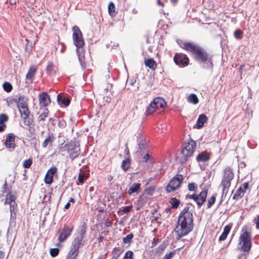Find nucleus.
<instances>
[{"label": "nucleus", "instance_id": "13d9d810", "mask_svg": "<svg viewBox=\"0 0 259 259\" xmlns=\"http://www.w3.org/2000/svg\"><path fill=\"white\" fill-rule=\"evenodd\" d=\"M175 254V251H170L169 253L165 254L162 259H170Z\"/></svg>", "mask_w": 259, "mask_h": 259}, {"label": "nucleus", "instance_id": "4468645a", "mask_svg": "<svg viewBox=\"0 0 259 259\" xmlns=\"http://www.w3.org/2000/svg\"><path fill=\"white\" fill-rule=\"evenodd\" d=\"M57 168L55 167H52L47 171L45 177V182L47 184H51L53 181L54 175L57 172Z\"/></svg>", "mask_w": 259, "mask_h": 259}, {"label": "nucleus", "instance_id": "5701e85b", "mask_svg": "<svg viewBox=\"0 0 259 259\" xmlns=\"http://www.w3.org/2000/svg\"><path fill=\"white\" fill-rule=\"evenodd\" d=\"M16 199V195L15 193L9 191L8 193L6 195V200L5 204H11L16 203L15 200Z\"/></svg>", "mask_w": 259, "mask_h": 259}, {"label": "nucleus", "instance_id": "1a4fd4ad", "mask_svg": "<svg viewBox=\"0 0 259 259\" xmlns=\"http://www.w3.org/2000/svg\"><path fill=\"white\" fill-rule=\"evenodd\" d=\"M73 227L70 228L65 225L62 230L58 231V240L61 242L65 241L70 236Z\"/></svg>", "mask_w": 259, "mask_h": 259}, {"label": "nucleus", "instance_id": "c03bdc74", "mask_svg": "<svg viewBox=\"0 0 259 259\" xmlns=\"http://www.w3.org/2000/svg\"><path fill=\"white\" fill-rule=\"evenodd\" d=\"M49 114V110L46 108L44 109V111L39 116L38 119L39 120H45L46 118L48 116Z\"/></svg>", "mask_w": 259, "mask_h": 259}, {"label": "nucleus", "instance_id": "aec40b11", "mask_svg": "<svg viewBox=\"0 0 259 259\" xmlns=\"http://www.w3.org/2000/svg\"><path fill=\"white\" fill-rule=\"evenodd\" d=\"M177 42L182 49H185V50L190 52V53L195 45V44L193 43L186 42L181 40H178Z\"/></svg>", "mask_w": 259, "mask_h": 259}, {"label": "nucleus", "instance_id": "dca6fc26", "mask_svg": "<svg viewBox=\"0 0 259 259\" xmlns=\"http://www.w3.org/2000/svg\"><path fill=\"white\" fill-rule=\"evenodd\" d=\"M248 187V183H244L236 191V193L233 196V199H238L243 197L245 191Z\"/></svg>", "mask_w": 259, "mask_h": 259}, {"label": "nucleus", "instance_id": "3c124183", "mask_svg": "<svg viewBox=\"0 0 259 259\" xmlns=\"http://www.w3.org/2000/svg\"><path fill=\"white\" fill-rule=\"evenodd\" d=\"M133 251L128 250L125 252L123 259H133Z\"/></svg>", "mask_w": 259, "mask_h": 259}, {"label": "nucleus", "instance_id": "f8f14e48", "mask_svg": "<svg viewBox=\"0 0 259 259\" xmlns=\"http://www.w3.org/2000/svg\"><path fill=\"white\" fill-rule=\"evenodd\" d=\"M15 136L13 134H8L6 136V139L4 142L5 146L8 148L14 149L16 146L15 144Z\"/></svg>", "mask_w": 259, "mask_h": 259}, {"label": "nucleus", "instance_id": "cd10ccee", "mask_svg": "<svg viewBox=\"0 0 259 259\" xmlns=\"http://www.w3.org/2000/svg\"><path fill=\"white\" fill-rule=\"evenodd\" d=\"M57 102L59 104H63L65 106H68L70 102L68 98H64L60 94L57 96Z\"/></svg>", "mask_w": 259, "mask_h": 259}, {"label": "nucleus", "instance_id": "5fc2aeb1", "mask_svg": "<svg viewBox=\"0 0 259 259\" xmlns=\"http://www.w3.org/2000/svg\"><path fill=\"white\" fill-rule=\"evenodd\" d=\"M24 120V123L25 125L30 127V124L32 122V120L29 118V117H27L26 118H22Z\"/></svg>", "mask_w": 259, "mask_h": 259}, {"label": "nucleus", "instance_id": "ea45409f", "mask_svg": "<svg viewBox=\"0 0 259 259\" xmlns=\"http://www.w3.org/2000/svg\"><path fill=\"white\" fill-rule=\"evenodd\" d=\"M122 251L123 250L120 248H114L112 251V257L117 259L121 255Z\"/></svg>", "mask_w": 259, "mask_h": 259}, {"label": "nucleus", "instance_id": "bb28decb", "mask_svg": "<svg viewBox=\"0 0 259 259\" xmlns=\"http://www.w3.org/2000/svg\"><path fill=\"white\" fill-rule=\"evenodd\" d=\"M145 65L152 70H155L157 67V64L153 59L149 58L145 60Z\"/></svg>", "mask_w": 259, "mask_h": 259}, {"label": "nucleus", "instance_id": "2f4dec72", "mask_svg": "<svg viewBox=\"0 0 259 259\" xmlns=\"http://www.w3.org/2000/svg\"><path fill=\"white\" fill-rule=\"evenodd\" d=\"M147 201V197L145 198L143 195H141L138 200V207L137 209L139 210L141 207L144 206Z\"/></svg>", "mask_w": 259, "mask_h": 259}, {"label": "nucleus", "instance_id": "f704fd0d", "mask_svg": "<svg viewBox=\"0 0 259 259\" xmlns=\"http://www.w3.org/2000/svg\"><path fill=\"white\" fill-rule=\"evenodd\" d=\"M188 101L193 104H197L199 102V100L195 94H191L188 97Z\"/></svg>", "mask_w": 259, "mask_h": 259}, {"label": "nucleus", "instance_id": "ddd939ff", "mask_svg": "<svg viewBox=\"0 0 259 259\" xmlns=\"http://www.w3.org/2000/svg\"><path fill=\"white\" fill-rule=\"evenodd\" d=\"M234 178V173L232 170L229 166L225 168L224 172V176L222 180V183L231 184V180Z\"/></svg>", "mask_w": 259, "mask_h": 259}, {"label": "nucleus", "instance_id": "423d86ee", "mask_svg": "<svg viewBox=\"0 0 259 259\" xmlns=\"http://www.w3.org/2000/svg\"><path fill=\"white\" fill-rule=\"evenodd\" d=\"M183 180L182 175H177L169 182L166 187V191L168 193L172 192L177 190L180 186Z\"/></svg>", "mask_w": 259, "mask_h": 259}, {"label": "nucleus", "instance_id": "39448f33", "mask_svg": "<svg viewBox=\"0 0 259 259\" xmlns=\"http://www.w3.org/2000/svg\"><path fill=\"white\" fill-rule=\"evenodd\" d=\"M67 146L69 158L73 161L80 153L79 142L76 140H71L67 143Z\"/></svg>", "mask_w": 259, "mask_h": 259}, {"label": "nucleus", "instance_id": "37998d69", "mask_svg": "<svg viewBox=\"0 0 259 259\" xmlns=\"http://www.w3.org/2000/svg\"><path fill=\"white\" fill-rule=\"evenodd\" d=\"M3 89L4 91L9 93L12 91L13 87L10 82H5L3 84Z\"/></svg>", "mask_w": 259, "mask_h": 259}, {"label": "nucleus", "instance_id": "4c0bfd02", "mask_svg": "<svg viewBox=\"0 0 259 259\" xmlns=\"http://www.w3.org/2000/svg\"><path fill=\"white\" fill-rule=\"evenodd\" d=\"M169 202L172 208H177L180 204V201L175 197L171 198Z\"/></svg>", "mask_w": 259, "mask_h": 259}, {"label": "nucleus", "instance_id": "4be33fe9", "mask_svg": "<svg viewBox=\"0 0 259 259\" xmlns=\"http://www.w3.org/2000/svg\"><path fill=\"white\" fill-rule=\"evenodd\" d=\"M55 138L53 133H49L47 138L42 144L43 148H46L49 144L52 145L55 141Z\"/></svg>", "mask_w": 259, "mask_h": 259}, {"label": "nucleus", "instance_id": "8fccbe9b", "mask_svg": "<svg viewBox=\"0 0 259 259\" xmlns=\"http://www.w3.org/2000/svg\"><path fill=\"white\" fill-rule=\"evenodd\" d=\"M59 252V249L58 248H51L50 250V253L52 257L56 256Z\"/></svg>", "mask_w": 259, "mask_h": 259}, {"label": "nucleus", "instance_id": "a878e982", "mask_svg": "<svg viewBox=\"0 0 259 259\" xmlns=\"http://www.w3.org/2000/svg\"><path fill=\"white\" fill-rule=\"evenodd\" d=\"M141 184L138 183H134L129 188L127 193L132 195L134 193H138L141 188Z\"/></svg>", "mask_w": 259, "mask_h": 259}, {"label": "nucleus", "instance_id": "0eeeda50", "mask_svg": "<svg viewBox=\"0 0 259 259\" xmlns=\"http://www.w3.org/2000/svg\"><path fill=\"white\" fill-rule=\"evenodd\" d=\"M239 240L240 243H242L241 249L244 252L249 251L251 248V236L250 233L245 231L240 235Z\"/></svg>", "mask_w": 259, "mask_h": 259}, {"label": "nucleus", "instance_id": "9b49d317", "mask_svg": "<svg viewBox=\"0 0 259 259\" xmlns=\"http://www.w3.org/2000/svg\"><path fill=\"white\" fill-rule=\"evenodd\" d=\"M174 61L176 65L180 67L187 66L189 64V59L187 56L180 55L178 53L176 54Z\"/></svg>", "mask_w": 259, "mask_h": 259}, {"label": "nucleus", "instance_id": "680f3d73", "mask_svg": "<svg viewBox=\"0 0 259 259\" xmlns=\"http://www.w3.org/2000/svg\"><path fill=\"white\" fill-rule=\"evenodd\" d=\"M84 176L83 174H79L78 177V180L82 184L84 182Z\"/></svg>", "mask_w": 259, "mask_h": 259}, {"label": "nucleus", "instance_id": "a211bd4d", "mask_svg": "<svg viewBox=\"0 0 259 259\" xmlns=\"http://www.w3.org/2000/svg\"><path fill=\"white\" fill-rule=\"evenodd\" d=\"M198 162L200 163L201 162H204L208 161L209 159V156L207 153L205 152H202L199 154L196 158ZM199 165L200 168L202 170H204L205 168V165L204 164L199 163Z\"/></svg>", "mask_w": 259, "mask_h": 259}, {"label": "nucleus", "instance_id": "2eb2a0df", "mask_svg": "<svg viewBox=\"0 0 259 259\" xmlns=\"http://www.w3.org/2000/svg\"><path fill=\"white\" fill-rule=\"evenodd\" d=\"M207 194V190H205L201 191L198 195H196V199H194V201L196 202L199 208L206 201Z\"/></svg>", "mask_w": 259, "mask_h": 259}, {"label": "nucleus", "instance_id": "774afa93", "mask_svg": "<svg viewBox=\"0 0 259 259\" xmlns=\"http://www.w3.org/2000/svg\"><path fill=\"white\" fill-rule=\"evenodd\" d=\"M166 247V245L164 244H161L158 247V251L161 250L162 251L164 250V249Z\"/></svg>", "mask_w": 259, "mask_h": 259}, {"label": "nucleus", "instance_id": "c85d7f7f", "mask_svg": "<svg viewBox=\"0 0 259 259\" xmlns=\"http://www.w3.org/2000/svg\"><path fill=\"white\" fill-rule=\"evenodd\" d=\"M18 108L22 118H26L27 117H29L30 112L29 111L28 106L23 107H19Z\"/></svg>", "mask_w": 259, "mask_h": 259}, {"label": "nucleus", "instance_id": "6e6552de", "mask_svg": "<svg viewBox=\"0 0 259 259\" xmlns=\"http://www.w3.org/2000/svg\"><path fill=\"white\" fill-rule=\"evenodd\" d=\"M85 241L78 237H75L71 245V248L68 253L78 255L79 249L82 247L84 244Z\"/></svg>", "mask_w": 259, "mask_h": 259}, {"label": "nucleus", "instance_id": "69168bd1", "mask_svg": "<svg viewBox=\"0 0 259 259\" xmlns=\"http://www.w3.org/2000/svg\"><path fill=\"white\" fill-rule=\"evenodd\" d=\"M247 255V254L244 253H241L238 255L237 259H246Z\"/></svg>", "mask_w": 259, "mask_h": 259}, {"label": "nucleus", "instance_id": "58836bf2", "mask_svg": "<svg viewBox=\"0 0 259 259\" xmlns=\"http://www.w3.org/2000/svg\"><path fill=\"white\" fill-rule=\"evenodd\" d=\"M134 234L133 233H131L128 234L126 237H123V242L124 244H131L133 241V239L134 238Z\"/></svg>", "mask_w": 259, "mask_h": 259}, {"label": "nucleus", "instance_id": "72a5a7b5", "mask_svg": "<svg viewBox=\"0 0 259 259\" xmlns=\"http://www.w3.org/2000/svg\"><path fill=\"white\" fill-rule=\"evenodd\" d=\"M156 109H157L155 106L154 104H153V102L152 101L147 107L145 114L147 116L150 115L154 113Z\"/></svg>", "mask_w": 259, "mask_h": 259}, {"label": "nucleus", "instance_id": "a18cd8bd", "mask_svg": "<svg viewBox=\"0 0 259 259\" xmlns=\"http://www.w3.org/2000/svg\"><path fill=\"white\" fill-rule=\"evenodd\" d=\"M46 71L48 74H51L54 72V67L52 62H49L46 68Z\"/></svg>", "mask_w": 259, "mask_h": 259}, {"label": "nucleus", "instance_id": "864d4df0", "mask_svg": "<svg viewBox=\"0 0 259 259\" xmlns=\"http://www.w3.org/2000/svg\"><path fill=\"white\" fill-rule=\"evenodd\" d=\"M152 159L151 155L149 153H146L142 157V161L144 162H147L148 160L151 161Z\"/></svg>", "mask_w": 259, "mask_h": 259}, {"label": "nucleus", "instance_id": "0e129e2a", "mask_svg": "<svg viewBox=\"0 0 259 259\" xmlns=\"http://www.w3.org/2000/svg\"><path fill=\"white\" fill-rule=\"evenodd\" d=\"M77 255H74L73 254H71L68 253L66 259H76V257Z\"/></svg>", "mask_w": 259, "mask_h": 259}, {"label": "nucleus", "instance_id": "49530a36", "mask_svg": "<svg viewBox=\"0 0 259 259\" xmlns=\"http://www.w3.org/2000/svg\"><path fill=\"white\" fill-rule=\"evenodd\" d=\"M10 204V211L11 213H16L17 205L16 203H13Z\"/></svg>", "mask_w": 259, "mask_h": 259}, {"label": "nucleus", "instance_id": "393cba45", "mask_svg": "<svg viewBox=\"0 0 259 259\" xmlns=\"http://www.w3.org/2000/svg\"><path fill=\"white\" fill-rule=\"evenodd\" d=\"M16 213H11L10 214V219L9 222V226L7 231V236L8 237L9 233L10 230L15 227L16 226Z\"/></svg>", "mask_w": 259, "mask_h": 259}, {"label": "nucleus", "instance_id": "b1692460", "mask_svg": "<svg viewBox=\"0 0 259 259\" xmlns=\"http://www.w3.org/2000/svg\"><path fill=\"white\" fill-rule=\"evenodd\" d=\"M207 117L204 114L199 115L197 120L196 126L198 128H200L203 126L204 122L207 120Z\"/></svg>", "mask_w": 259, "mask_h": 259}, {"label": "nucleus", "instance_id": "338daca9", "mask_svg": "<svg viewBox=\"0 0 259 259\" xmlns=\"http://www.w3.org/2000/svg\"><path fill=\"white\" fill-rule=\"evenodd\" d=\"M159 240L158 239L154 238L153 240L151 243V247H154L157 245V244L159 242Z\"/></svg>", "mask_w": 259, "mask_h": 259}, {"label": "nucleus", "instance_id": "a19ab883", "mask_svg": "<svg viewBox=\"0 0 259 259\" xmlns=\"http://www.w3.org/2000/svg\"><path fill=\"white\" fill-rule=\"evenodd\" d=\"M130 165V160L127 158L122 161L121 167L124 170V171H126Z\"/></svg>", "mask_w": 259, "mask_h": 259}, {"label": "nucleus", "instance_id": "9d476101", "mask_svg": "<svg viewBox=\"0 0 259 259\" xmlns=\"http://www.w3.org/2000/svg\"><path fill=\"white\" fill-rule=\"evenodd\" d=\"M137 142L138 149L137 151V153H138V155L140 154L142 156V152L146 150L147 148V142L142 134H139V136L138 137Z\"/></svg>", "mask_w": 259, "mask_h": 259}, {"label": "nucleus", "instance_id": "20e7f679", "mask_svg": "<svg viewBox=\"0 0 259 259\" xmlns=\"http://www.w3.org/2000/svg\"><path fill=\"white\" fill-rule=\"evenodd\" d=\"M196 147V143L191 140L188 143H185L183 145V148L182 150V157L180 159L182 163H184L187 161L189 157L192 156Z\"/></svg>", "mask_w": 259, "mask_h": 259}, {"label": "nucleus", "instance_id": "79ce46f5", "mask_svg": "<svg viewBox=\"0 0 259 259\" xmlns=\"http://www.w3.org/2000/svg\"><path fill=\"white\" fill-rule=\"evenodd\" d=\"M217 194H213L211 197L208 200L207 208H209L214 203L215 201Z\"/></svg>", "mask_w": 259, "mask_h": 259}, {"label": "nucleus", "instance_id": "f257e3e1", "mask_svg": "<svg viewBox=\"0 0 259 259\" xmlns=\"http://www.w3.org/2000/svg\"><path fill=\"white\" fill-rule=\"evenodd\" d=\"M192 204L189 203L181 212L179 216L176 232L179 238L188 235L193 228V217L192 209L190 206Z\"/></svg>", "mask_w": 259, "mask_h": 259}, {"label": "nucleus", "instance_id": "e2e57ef3", "mask_svg": "<svg viewBox=\"0 0 259 259\" xmlns=\"http://www.w3.org/2000/svg\"><path fill=\"white\" fill-rule=\"evenodd\" d=\"M146 191L149 195L152 196L154 191V189L153 188H150L149 189H147Z\"/></svg>", "mask_w": 259, "mask_h": 259}, {"label": "nucleus", "instance_id": "4d7b16f0", "mask_svg": "<svg viewBox=\"0 0 259 259\" xmlns=\"http://www.w3.org/2000/svg\"><path fill=\"white\" fill-rule=\"evenodd\" d=\"M188 187V190L190 191H195L196 189L197 188L196 185L194 183H191L189 184Z\"/></svg>", "mask_w": 259, "mask_h": 259}, {"label": "nucleus", "instance_id": "bf43d9fd", "mask_svg": "<svg viewBox=\"0 0 259 259\" xmlns=\"http://www.w3.org/2000/svg\"><path fill=\"white\" fill-rule=\"evenodd\" d=\"M59 151L61 152H65V151H67L68 152L67 143L64 146L63 145V144H62L61 146H60L59 148Z\"/></svg>", "mask_w": 259, "mask_h": 259}, {"label": "nucleus", "instance_id": "473e14b6", "mask_svg": "<svg viewBox=\"0 0 259 259\" xmlns=\"http://www.w3.org/2000/svg\"><path fill=\"white\" fill-rule=\"evenodd\" d=\"M36 69L35 66H31L28 70V71L26 75L27 79H31V78L35 75Z\"/></svg>", "mask_w": 259, "mask_h": 259}, {"label": "nucleus", "instance_id": "de8ad7c7", "mask_svg": "<svg viewBox=\"0 0 259 259\" xmlns=\"http://www.w3.org/2000/svg\"><path fill=\"white\" fill-rule=\"evenodd\" d=\"M32 163V160L31 159L29 158L23 161V166L24 168H28L30 167Z\"/></svg>", "mask_w": 259, "mask_h": 259}, {"label": "nucleus", "instance_id": "09e8293b", "mask_svg": "<svg viewBox=\"0 0 259 259\" xmlns=\"http://www.w3.org/2000/svg\"><path fill=\"white\" fill-rule=\"evenodd\" d=\"M243 32L239 29H237L234 31V35L236 39H240L242 38Z\"/></svg>", "mask_w": 259, "mask_h": 259}, {"label": "nucleus", "instance_id": "e433bc0d", "mask_svg": "<svg viewBox=\"0 0 259 259\" xmlns=\"http://www.w3.org/2000/svg\"><path fill=\"white\" fill-rule=\"evenodd\" d=\"M221 185L223 187L222 197L224 196L225 197L228 192V190L231 186V184H228L227 183H221Z\"/></svg>", "mask_w": 259, "mask_h": 259}, {"label": "nucleus", "instance_id": "052dcab7", "mask_svg": "<svg viewBox=\"0 0 259 259\" xmlns=\"http://www.w3.org/2000/svg\"><path fill=\"white\" fill-rule=\"evenodd\" d=\"M132 208V205L127 206L123 207L122 209V212L124 213H128L130 212Z\"/></svg>", "mask_w": 259, "mask_h": 259}, {"label": "nucleus", "instance_id": "7ed1b4c3", "mask_svg": "<svg viewBox=\"0 0 259 259\" xmlns=\"http://www.w3.org/2000/svg\"><path fill=\"white\" fill-rule=\"evenodd\" d=\"M72 38L74 45L76 47V53L80 66L82 69L86 68L84 55L82 54V47L84 45V40L82 33L79 27L76 25L72 28Z\"/></svg>", "mask_w": 259, "mask_h": 259}, {"label": "nucleus", "instance_id": "c9c22d12", "mask_svg": "<svg viewBox=\"0 0 259 259\" xmlns=\"http://www.w3.org/2000/svg\"><path fill=\"white\" fill-rule=\"evenodd\" d=\"M108 12L110 16H114L115 13V7L114 4L110 2L108 5Z\"/></svg>", "mask_w": 259, "mask_h": 259}, {"label": "nucleus", "instance_id": "f03ea898", "mask_svg": "<svg viewBox=\"0 0 259 259\" xmlns=\"http://www.w3.org/2000/svg\"><path fill=\"white\" fill-rule=\"evenodd\" d=\"M194 59L199 63L202 64V67L212 71L213 64L212 57L201 47L195 45L191 52Z\"/></svg>", "mask_w": 259, "mask_h": 259}, {"label": "nucleus", "instance_id": "7c9ffc66", "mask_svg": "<svg viewBox=\"0 0 259 259\" xmlns=\"http://www.w3.org/2000/svg\"><path fill=\"white\" fill-rule=\"evenodd\" d=\"M87 231V226L85 224H83L80 228V230L78 234L76 235L75 237H78L81 239H83L85 237Z\"/></svg>", "mask_w": 259, "mask_h": 259}, {"label": "nucleus", "instance_id": "6e6d98bb", "mask_svg": "<svg viewBox=\"0 0 259 259\" xmlns=\"http://www.w3.org/2000/svg\"><path fill=\"white\" fill-rule=\"evenodd\" d=\"M8 120V116L6 114H0V123H4Z\"/></svg>", "mask_w": 259, "mask_h": 259}, {"label": "nucleus", "instance_id": "603ef678", "mask_svg": "<svg viewBox=\"0 0 259 259\" xmlns=\"http://www.w3.org/2000/svg\"><path fill=\"white\" fill-rule=\"evenodd\" d=\"M58 125L59 127L61 128H64L66 126V121L63 119H58Z\"/></svg>", "mask_w": 259, "mask_h": 259}, {"label": "nucleus", "instance_id": "f3484780", "mask_svg": "<svg viewBox=\"0 0 259 259\" xmlns=\"http://www.w3.org/2000/svg\"><path fill=\"white\" fill-rule=\"evenodd\" d=\"M28 100V98L24 95L19 96L18 98L13 99V101L17 104L18 108L27 106Z\"/></svg>", "mask_w": 259, "mask_h": 259}, {"label": "nucleus", "instance_id": "412c9836", "mask_svg": "<svg viewBox=\"0 0 259 259\" xmlns=\"http://www.w3.org/2000/svg\"><path fill=\"white\" fill-rule=\"evenodd\" d=\"M153 102L156 109L163 108L166 106V102L165 100L161 97H157L155 98Z\"/></svg>", "mask_w": 259, "mask_h": 259}, {"label": "nucleus", "instance_id": "6ab92c4d", "mask_svg": "<svg viewBox=\"0 0 259 259\" xmlns=\"http://www.w3.org/2000/svg\"><path fill=\"white\" fill-rule=\"evenodd\" d=\"M39 105L40 107H47L50 103V98L46 93H42L39 97Z\"/></svg>", "mask_w": 259, "mask_h": 259}, {"label": "nucleus", "instance_id": "c756f323", "mask_svg": "<svg viewBox=\"0 0 259 259\" xmlns=\"http://www.w3.org/2000/svg\"><path fill=\"white\" fill-rule=\"evenodd\" d=\"M230 230H231V227L228 225L226 226L224 228L223 232L222 233V235L219 237V240L220 241L225 240L227 238V237L229 233L230 232Z\"/></svg>", "mask_w": 259, "mask_h": 259}]
</instances>
